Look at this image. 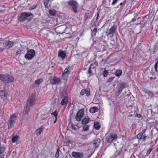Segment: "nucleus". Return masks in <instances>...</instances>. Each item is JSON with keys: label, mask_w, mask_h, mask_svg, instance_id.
Returning <instances> with one entry per match:
<instances>
[{"label": "nucleus", "mask_w": 158, "mask_h": 158, "mask_svg": "<svg viewBox=\"0 0 158 158\" xmlns=\"http://www.w3.org/2000/svg\"><path fill=\"white\" fill-rule=\"evenodd\" d=\"M35 101V96L34 94H31L27 99V102L26 107L23 110L24 114L27 113L31 107L34 104Z\"/></svg>", "instance_id": "f257e3e1"}, {"label": "nucleus", "mask_w": 158, "mask_h": 158, "mask_svg": "<svg viewBox=\"0 0 158 158\" xmlns=\"http://www.w3.org/2000/svg\"><path fill=\"white\" fill-rule=\"evenodd\" d=\"M33 17V15L31 13L23 12L19 16L18 19L20 22H23L26 19L30 21Z\"/></svg>", "instance_id": "f03ea898"}, {"label": "nucleus", "mask_w": 158, "mask_h": 158, "mask_svg": "<svg viewBox=\"0 0 158 158\" xmlns=\"http://www.w3.org/2000/svg\"><path fill=\"white\" fill-rule=\"evenodd\" d=\"M0 80L5 83H9L13 82L15 78L9 75L0 74Z\"/></svg>", "instance_id": "7ed1b4c3"}, {"label": "nucleus", "mask_w": 158, "mask_h": 158, "mask_svg": "<svg viewBox=\"0 0 158 158\" xmlns=\"http://www.w3.org/2000/svg\"><path fill=\"white\" fill-rule=\"evenodd\" d=\"M68 4L71 6L72 10L75 13H77V11L78 4L75 1L72 0L68 2Z\"/></svg>", "instance_id": "20e7f679"}, {"label": "nucleus", "mask_w": 158, "mask_h": 158, "mask_svg": "<svg viewBox=\"0 0 158 158\" xmlns=\"http://www.w3.org/2000/svg\"><path fill=\"white\" fill-rule=\"evenodd\" d=\"M117 28V26L114 25L108 30L106 32V35L109 37H112L114 36V32Z\"/></svg>", "instance_id": "39448f33"}, {"label": "nucleus", "mask_w": 158, "mask_h": 158, "mask_svg": "<svg viewBox=\"0 0 158 158\" xmlns=\"http://www.w3.org/2000/svg\"><path fill=\"white\" fill-rule=\"evenodd\" d=\"M16 119V117L15 115H12L10 116L9 120V122L8 123V128L9 129L14 127Z\"/></svg>", "instance_id": "423d86ee"}, {"label": "nucleus", "mask_w": 158, "mask_h": 158, "mask_svg": "<svg viewBox=\"0 0 158 158\" xmlns=\"http://www.w3.org/2000/svg\"><path fill=\"white\" fill-rule=\"evenodd\" d=\"M35 51L33 49H31L27 51L24 57L27 59L31 60L35 56Z\"/></svg>", "instance_id": "0eeeda50"}, {"label": "nucleus", "mask_w": 158, "mask_h": 158, "mask_svg": "<svg viewBox=\"0 0 158 158\" xmlns=\"http://www.w3.org/2000/svg\"><path fill=\"white\" fill-rule=\"evenodd\" d=\"M49 80L51 84L54 85H58L60 83V79L57 77L51 76L49 77Z\"/></svg>", "instance_id": "6e6552de"}, {"label": "nucleus", "mask_w": 158, "mask_h": 158, "mask_svg": "<svg viewBox=\"0 0 158 158\" xmlns=\"http://www.w3.org/2000/svg\"><path fill=\"white\" fill-rule=\"evenodd\" d=\"M117 139V135L115 134H110V135L107 136L106 138V140L108 143H110L115 141Z\"/></svg>", "instance_id": "1a4fd4ad"}, {"label": "nucleus", "mask_w": 158, "mask_h": 158, "mask_svg": "<svg viewBox=\"0 0 158 158\" xmlns=\"http://www.w3.org/2000/svg\"><path fill=\"white\" fill-rule=\"evenodd\" d=\"M84 115V110L83 109L80 110L76 114L75 119L77 121H80L81 118Z\"/></svg>", "instance_id": "9d476101"}, {"label": "nucleus", "mask_w": 158, "mask_h": 158, "mask_svg": "<svg viewBox=\"0 0 158 158\" xmlns=\"http://www.w3.org/2000/svg\"><path fill=\"white\" fill-rule=\"evenodd\" d=\"M71 155L75 158H83V154L82 152H73Z\"/></svg>", "instance_id": "9b49d317"}, {"label": "nucleus", "mask_w": 158, "mask_h": 158, "mask_svg": "<svg viewBox=\"0 0 158 158\" xmlns=\"http://www.w3.org/2000/svg\"><path fill=\"white\" fill-rule=\"evenodd\" d=\"M6 148L5 146L0 147V158H4L6 153Z\"/></svg>", "instance_id": "f8f14e48"}, {"label": "nucleus", "mask_w": 158, "mask_h": 158, "mask_svg": "<svg viewBox=\"0 0 158 158\" xmlns=\"http://www.w3.org/2000/svg\"><path fill=\"white\" fill-rule=\"evenodd\" d=\"M58 57L61 59L62 60H64L67 57V55L65 52L63 51H59L58 53Z\"/></svg>", "instance_id": "ddd939ff"}, {"label": "nucleus", "mask_w": 158, "mask_h": 158, "mask_svg": "<svg viewBox=\"0 0 158 158\" xmlns=\"http://www.w3.org/2000/svg\"><path fill=\"white\" fill-rule=\"evenodd\" d=\"M3 44L6 48H9L12 47L14 45V43L10 41H6Z\"/></svg>", "instance_id": "4468645a"}, {"label": "nucleus", "mask_w": 158, "mask_h": 158, "mask_svg": "<svg viewBox=\"0 0 158 158\" xmlns=\"http://www.w3.org/2000/svg\"><path fill=\"white\" fill-rule=\"evenodd\" d=\"M68 101V97L66 96H64L60 102V105L61 106H66L67 104Z\"/></svg>", "instance_id": "2eb2a0df"}, {"label": "nucleus", "mask_w": 158, "mask_h": 158, "mask_svg": "<svg viewBox=\"0 0 158 158\" xmlns=\"http://www.w3.org/2000/svg\"><path fill=\"white\" fill-rule=\"evenodd\" d=\"M86 94L87 96H88L90 95V91L89 89H83L80 92V94L81 95H83Z\"/></svg>", "instance_id": "dca6fc26"}, {"label": "nucleus", "mask_w": 158, "mask_h": 158, "mask_svg": "<svg viewBox=\"0 0 158 158\" xmlns=\"http://www.w3.org/2000/svg\"><path fill=\"white\" fill-rule=\"evenodd\" d=\"M7 95V93L5 90H1L0 91V96L3 100L5 99Z\"/></svg>", "instance_id": "f3484780"}, {"label": "nucleus", "mask_w": 158, "mask_h": 158, "mask_svg": "<svg viewBox=\"0 0 158 158\" xmlns=\"http://www.w3.org/2000/svg\"><path fill=\"white\" fill-rule=\"evenodd\" d=\"M146 131V130H143L137 135V137L139 140H140L142 139V137L145 133Z\"/></svg>", "instance_id": "a211bd4d"}, {"label": "nucleus", "mask_w": 158, "mask_h": 158, "mask_svg": "<svg viewBox=\"0 0 158 158\" xmlns=\"http://www.w3.org/2000/svg\"><path fill=\"white\" fill-rule=\"evenodd\" d=\"M70 67H67L63 73V75H67L69 76L70 73Z\"/></svg>", "instance_id": "6ab92c4d"}, {"label": "nucleus", "mask_w": 158, "mask_h": 158, "mask_svg": "<svg viewBox=\"0 0 158 158\" xmlns=\"http://www.w3.org/2000/svg\"><path fill=\"white\" fill-rule=\"evenodd\" d=\"M101 140L99 139H95L94 141V147L96 148H98L100 144Z\"/></svg>", "instance_id": "aec40b11"}, {"label": "nucleus", "mask_w": 158, "mask_h": 158, "mask_svg": "<svg viewBox=\"0 0 158 158\" xmlns=\"http://www.w3.org/2000/svg\"><path fill=\"white\" fill-rule=\"evenodd\" d=\"M98 110V108L96 107H93L89 109V112L90 113H94L97 112Z\"/></svg>", "instance_id": "412c9836"}, {"label": "nucleus", "mask_w": 158, "mask_h": 158, "mask_svg": "<svg viewBox=\"0 0 158 158\" xmlns=\"http://www.w3.org/2000/svg\"><path fill=\"white\" fill-rule=\"evenodd\" d=\"M89 119L90 118L89 117L85 118L82 121V123L83 124H85L89 123L90 121Z\"/></svg>", "instance_id": "4be33fe9"}, {"label": "nucleus", "mask_w": 158, "mask_h": 158, "mask_svg": "<svg viewBox=\"0 0 158 158\" xmlns=\"http://www.w3.org/2000/svg\"><path fill=\"white\" fill-rule=\"evenodd\" d=\"M100 125L98 122H95L94 123V127L95 129L98 130L100 129Z\"/></svg>", "instance_id": "5701e85b"}, {"label": "nucleus", "mask_w": 158, "mask_h": 158, "mask_svg": "<svg viewBox=\"0 0 158 158\" xmlns=\"http://www.w3.org/2000/svg\"><path fill=\"white\" fill-rule=\"evenodd\" d=\"M43 128L42 127H40V128L37 129L36 131V134L37 135H40L41 133L43 131Z\"/></svg>", "instance_id": "b1692460"}, {"label": "nucleus", "mask_w": 158, "mask_h": 158, "mask_svg": "<svg viewBox=\"0 0 158 158\" xmlns=\"http://www.w3.org/2000/svg\"><path fill=\"white\" fill-rule=\"evenodd\" d=\"M122 73V70H117L115 73V75L116 77H119Z\"/></svg>", "instance_id": "393cba45"}, {"label": "nucleus", "mask_w": 158, "mask_h": 158, "mask_svg": "<svg viewBox=\"0 0 158 158\" xmlns=\"http://www.w3.org/2000/svg\"><path fill=\"white\" fill-rule=\"evenodd\" d=\"M43 79L41 78L36 80L35 82L34 85L35 84H37V85H40Z\"/></svg>", "instance_id": "a878e982"}, {"label": "nucleus", "mask_w": 158, "mask_h": 158, "mask_svg": "<svg viewBox=\"0 0 158 158\" xmlns=\"http://www.w3.org/2000/svg\"><path fill=\"white\" fill-rule=\"evenodd\" d=\"M124 87V85L123 84H121L120 85V88L117 89L118 93L119 94H120L122 90L123 89Z\"/></svg>", "instance_id": "bb28decb"}, {"label": "nucleus", "mask_w": 158, "mask_h": 158, "mask_svg": "<svg viewBox=\"0 0 158 158\" xmlns=\"http://www.w3.org/2000/svg\"><path fill=\"white\" fill-rule=\"evenodd\" d=\"M19 137L17 135H16L13 137L12 138V140L13 143H15L18 140Z\"/></svg>", "instance_id": "cd10ccee"}, {"label": "nucleus", "mask_w": 158, "mask_h": 158, "mask_svg": "<svg viewBox=\"0 0 158 158\" xmlns=\"http://www.w3.org/2000/svg\"><path fill=\"white\" fill-rule=\"evenodd\" d=\"M98 31V29L97 28H95L92 31L91 33V35L92 36H94L96 35V33Z\"/></svg>", "instance_id": "c85d7f7f"}, {"label": "nucleus", "mask_w": 158, "mask_h": 158, "mask_svg": "<svg viewBox=\"0 0 158 158\" xmlns=\"http://www.w3.org/2000/svg\"><path fill=\"white\" fill-rule=\"evenodd\" d=\"M108 73L107 71L106 70V68L104 69V71L103 73V76L104 77H107L108 75Z\"/></svg>", "instance_id": "c756f323"}, {"label": "nucleus", "mask_w": 158, "mask_h": 158, "mask_svg": "<svg viewBox=\"0 0 158 158\" xmlns=\"http://www.w3.org/2000/svg\"><path fill=\"white\" fill-rule=\"evenodd\" d=\"M51 114L52 115H53L55 118L56 119L57 118L58 114L57 113V111L56 110L54 112L52 113Z\"/></svg>", "instance_id": "7c9ffc66"}, {"label": "nucleus", "mask_w": 158, "mask_h": 158, "mask_svg": "<svg viewBox=\"0 0 158 158\" xmlns=\"http://www.w3.org/2000/svg\"><path fill=\"white\" fill-rule=\"evenodd\" d=\"M92 66V64H90V66L88 70V71L87 73L89 74H91L92 73V71L91 70Z\"/></svg>", "instance_id": "2f4dec72"}, {"label": "nucleus", "mask_w": 158, "mask_h": 158, "mask_svg": "<svg viewBox=\"0 0 158 158\" xmlns=\"http://www.w3.org/2000/svg\"><path fill=\"white\" fill-rule=\"evenodd\" d=\"M49 12L50 14L52 16H54L56 14V11L54 10H50Z\"/></svg>", "instance_id": "473e14b6"}, {"label": "nucleus", "mask_w": 158, "mask_h": 158, "mask_svg": "<svg viewBox=\"0 0 158 158\" xmlns=\"http://www.w3.org/2000/svg\"><path fill=\"white\" fill-rule=\"evenodd\" d=\"M89 129V126L88 125H85L83 127V131H87Z\"/></svg>", "instance_id": "72a5a7b5"}, {"label": "nucleus", "mask_w": 158, "mask_h": 158, "mask_svg": "<svg viewBox=\"0 0 158 158\" xmlns=\"http://www.w3.org/2000/svg\"><path fill=\"white\" fill-rule=\"evenodd\" d=\"M71 128L74 131H77V127L73 124H71Z\"/></svg>", "instance_id": "f704fd0d"}, {"label": "nucleus", "mask_w": 158, "mask_h": 158, "mask_svg": "<svg viewBox=\"0 0 158 158\" xmlns=\"http://www.w3.org/2000/svg\"><path fill=\"white\" fill-rule=\"evenodd\" d=\"M89 16V13H85L84 14V19L85 20H86L88 18Z\"/></svg>", "instance_id": "c9c22d12"}, {"label": "nucleus", "mask_w": 158, "mask_h": 158, "mask_svg": "<svg viewBox=\"0 0 158 158\" xmlns=\"http://www.w3.org/2000/svg\"><path fill=\"white\" fill-rule=\"evenodd\" d=\"M44 5L46 6H48V3L49 2V0H44Z\"/></svg>", "instance_id": "e433bc0d"}, {"label": "nucleus", "mask_w": 158, "mask_h": 158, "mask_svg": "<svg viewBox=\"0 0 158 158\" xmlns=\"http://www.w3.org/2000/svg\"><path fill=\"white\" fill-rule=\"evenodd\" d=\"M114 77H111L109 78L107 80V82L109 83L111 82L114 79Z\"/></svg>", "instance_id": "4c0bfd02"}, {"label": "nucleus", "mask_w": 158, "mask_h": 158, "mask_svg": "<svg viewBox=\"0 0 158 158\" xmlns=\"http://www.w3.org/2000/svg\"><path fill=\"white\" fill-rule=\"evenodd\" d=\"M152 148H150L147 151V153H146V155L147 156H148L150 153L152 151Z\"/></svg>", "instance_id": "58836bf2"}, {"label": "nucleus", "mask_w": 158, "mask_h": 158, "mask_svg": "<svg viewBox=\"0 0 158 158\" xmlns=\"http://www.w3.org/2000/svg\"><path fill=\"white\" fill-rule=\"evenodd\" d=\"M59 149L58 148L57 149L55 155V157L56 158H58L59 157Z\"/></svg>", "instance_id": "ea45409f"}, {"label": "nucleus", "mask_w": 158, "mask_h": 158, "mask_svg": "<svg viewBox=\"0 0 158 158\" xmlns=\"http://www.w3.org/2000/svg\"><path fill=\"white\" fill-rule=\"evenodd\" d=\"M68 76L67 75H64V76H63V74H62V78L64 80H67L68 79Z\"/></svg>", "instance_id": "a19ab883"}, {"label": "nucleus", "mask_w": 158, "mask_h": 158, "mask_svg": "<svg viewBox=\"0 0 158 158\" xmlns=\"http://www.w3.org/2000/svg\"><path fill=\"white\" fill-rule=\"evenodd\" d=\"M147 137V136L145 134H144L143 135V137L142 138V139L143 141L144 142H145Z\"/></svg>", "instance_id": "79ce46f5"}, {"label": "nucleus", "mask_w": 158, "mask_h": 158, "mask_svg": "<svg viewBox=\"0 0 158 158\" xmlns=\"http://www.w3.org/2000/svg\"><path fill=\"white\" fill-rule=\"evenodd\" d=\"M137 20L136 18L135 17H134L133 19L131 21L130 23H131L132 22H134Z\"/></svg>", "instance_id": "37998d69"}, {"label": "nucleus", "mask_w": 158, "mask_h": 158, "mask_svg": "<svg viewBox=\"0 0 158 158\" xmlns=\"http://www.w3.org/2000/svg\"><path fill=\"white\" fill-rule=\"evenodd\" d=\"M105 38V36L104 35H102L100 37V38L101 39H104Z\"/></svg>", "instance_id": "c03bdc74"}, {"label": "nucleus", "mask_w": 158, "mask_h": 158, "mask_svg": "<svg viewBox=\"0 0 158 158\" xmlns=\"http://www.w3.org/2000/svg\"><path fill=\"white\" fill-rule=\"evenodd\" d=\"M158 63V61H157L155 64L154 65V68H157V65Z\"/></svg>", "instance_id": "a18cd8bd"}, {"label": "nucleus", "mask_w": 158, "mask_h": 158, "mask_svg": "<svg viewBox=\"0 0 158 158\" xmlns=\"http://www.w3.org/2000/svg\"><path fill=\"white\" fill-rule=\"evenodd\" d=\"M134 17H135L136 18L137 17V16L138 15V13H136L134 14Z\"/></svg>", "instance_id": "49530a36"}, {"label": "nucleus", "mask_w": 158, "mask_h": 158, "mask_svg": "<svg viewBox=\"0 0 158 158\" xmlns=\"http://www.w3.org/2000/svg\"><path fill=\"white\" fill-rule=\"evenodd\" d=\"M99 16V14L97 13V18H96V19H98V17Z\"/></svg>", "instance_id": "de8ad7c7"}, {"label": "nucleus", "mask_w": 158, "mask_h": 158, "mask_svg": "<svg viewBox=\"0 0 158 158\" xmlns=\"http://www.w3.org/2000/svg\"><path fill=\"white\" fill-rule=\"evenodd\" d=\"M57 118L56 119V118H55V121H54V123H56V121H57Z\"/></svg>", "instance_id": "09e8293b"}, {"label": "nucleus", "mask_w": 158, "mask_h": 158, "mask_svg": "<svg viewBox=\"0 0 158 158\" xmlns=\"http://www.w3.org/2000/svg\"><path fill=\"white\" fill-rule=\"evenodd\" d=\"M154 69H155V71L156 72H157V71H158L157 69V68H154Z\"/></svg>", "instance_id": "8fccbe9b"}, {"label": "nucleus", "mask_w": 158, "mask_h": 158, "mask_svg": "<svg viewBox=\"0 0 158 158\" xmlns=\"http://www.w3.org/2000/svg\"><path fill=\"white\" fill-rule=\"evenodd\" d=\"M140 116H141V115L140 114H138V117L139 118L140 117Z\"/></svg>", "instance_id": "3c124183"}, {"label": "nucleus", "mask_w": 158, "mask_h": 158, "mask_svg": "<svg viewBox=\"0 0 158 158\" xmlns=\"http://www.w3.org/2000/svg\"><path fill=\"white\" fill-rule=\"evenodd\" d=\"M123 3H122V2L121 3L119 4V5H120V6L122 5L123 4Z\"/></svg>", "instance_id": "603ef678"}, {"label": "nucleus", "mask_w": 158, "mask_h": 158, "mask_svg": "<svg viewBox=\"0 0 158 158\" xmlns=\"http://www.w3.org/2000/svg\"><path fill=\"white\" fill-rule=\"evenodd\" d=\"M156 152H158V148H157V150H156Z\"/></svg>", "instance_id": "864d4df0"}, {"label": "nucleus", "mask_w": 158, "mask_h": 158, "mask_svg": "<svg viewBox=\"0 0 158 158\" xmlns=\"http://www.w3.org/2000/svg\"><path fill=\"white\" fill-rule=\"evenodd\" d=\"M90 156H88L87 158H89Z\"/></svg>", "instance_id": "5fc2aeb1"}]
</instances>
